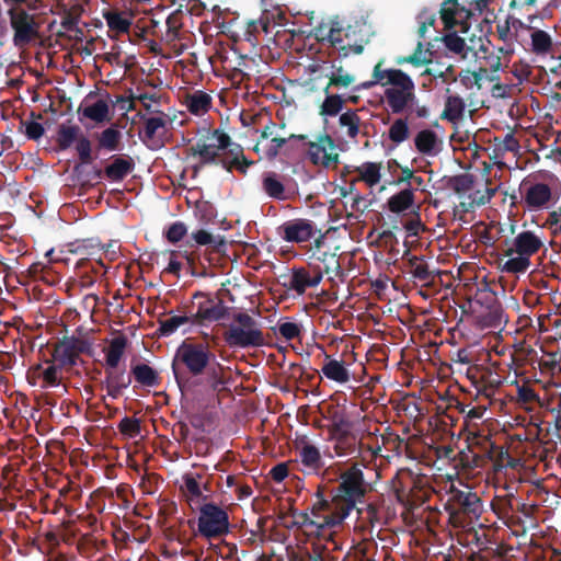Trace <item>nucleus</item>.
I'll list each match as a JSON object with an SVG mask.
<instances>
[{
  "label": "nucleus",
  "instance_id": "f3484780",
  "mask_svg": "<svg viewBox=\"0 0 561 561\" xmlns=\"http://www.w3.org/2000/svg\"><path fill=\"white\" fill-rule=\"evenodd\" d=\"M253 164L254 161L245 157L243 147L239 144H234L231 148L221 152L218 162V165L227 172L232 173L233 171H238L242 175H245L248 169Z\"/></svg>",
  "mask_w": 561,
  "mask_h": 561
},
{
  "label": "nucleus",
  "instance_id": "5fc2aeb1",
  "mask_svg": "<svg viewBox=\"0 0 561 561\" xmlns=\"http://www.w3.org/2000/svg\"><path fill=\"white\" fill-rule=\"evenodd\" d=\"M408 62L414 67H421L432 62V53L426 49L423 50V43L419 42L414 53L410 56L398 59V64Z\"/></svg>",
  "mask_w": 561,
  "mask_h": 561
},
{
  "label": "nucleus",
  "instance_id": "8fccbe9b",
  "mask_svg": "<svg viewBox=\"0 0 561 561\" xmlns=\"http://www.w3.org/2000/svg\"><path fill=\"white\" fill-rule=\"evenodd\" d=\"M540 401L539 394L536 390L528 383L516 382V403L520 407H526L528 404L538 403Z\"/></svg>",
  "mask_w": 561,
  "mask_h": 561
},
{
  "label": "nucleus",
  "instance_id": "c9c22d12",
  "mask_svg": "<svg viewBox=\"0 0 561 561\" xmlns=\"http://www.w3.org/2000/svg\"><path fill=\"white\" fill-rule=\"evenodd\" d=\"M187 244L190 247H194V245H199V247L209 245L215 251H220V249L226 245V241H225L224 237H221L219 234L218 236H214L213 233H210L209 231H207L205 229H198V230L193 231L191 233L190 240L187 241Z\"/></svg>",
  "mask_w": 561,
  "mask_h": 561
},
{
  "label": "nucleus",
  "instance_id": "ea45409f",
  "mask_svg": "<svg viewBox=\"0 0 561 561\" xmlns=\"http://www.w3.org/2000/svg\"><path fill=\"white\" fill-rule=\"evenodd\" d=\"M381 163L379 162H364L355 168L358 174V180L365 182L368 186L377 185L381 180Z\"/></svg>",
  "mask_w": 561,
  "mask_h": 561
},
{
  "label": "nucleus",
  "instance_id": "7ed1b4c3",
  "mask_svg": "<svg viewBox=\"0 0 561 561\" xmlns=\"http://www.w3.org/2000/svg\"><path fill=\"white\" fill-rule=\"evenodd\" d=\"M325 39L331 47L339 51L341 57H347L351 54L360 55L364 51V46L368 43L364 23L356 21L354 24L344 25L343 21L339 19L330 21V30Z\"/></svg>",
  "mask_w": 561,
  "mask_h": 561
},
{
  "label": "nucleus",
  "instance_id": "c03bdc74",
  "mask_svg": "<svg viewBox=\"0 0 561 561\" xmlns=\"http://www.w3.org/2000/svg\"><path fill=\"white\" fill-rule=\"evenodd\" d=\"M409 273L420 282L428 283L434 276L428 268V264L422 257L412 256L408 260Z\"/></svg>",
  "mask_w": 561,
  "mask_h": 561
},
{
  "label": "nucleus",
  "instance_id": "2f4dec72",
  "mask_svg": "<svg viewBox=\"0 0 561 561\" xmlns=\"http://www.w3.org/2000/svg\"><path fill=\"white\" fill-rule=\"evenodd\" d=\"M220 153L221 152L215 147V144H207L204 140H198L195 145L188 148V154L198 157L201 165H218Z\"/></svg>",
  "mask_w": 561,
  "mask_h": 561
},
{
  "label": "nucleus",
  "instance_id": "e2e57ef3",
  "mask_svg": "<svg viewBox=\"0 0 561 561\" xmlns=\"http://www.w3.org/2000/svg\"><path fill=\"white\" fill-rule=\"evenodd\" d=\"M307 138L306 135H289L288 138L283 137H274L271 139L270 145L266 147L265 154L268 159H274L278 156L280 148L291 139L305 140Z\"/></svg>",
  "mask_w": 561,
  "mask_h": 561
},
{
  "label": "nucleus",
  "instance_id": "a19ab883",
  "mask_svg": "<svg viewBox=\"0 0 561 561\" xmlns=\"http://www.w3.org/2000/svg\"><path fill=\"white\" fill-rule=\"evenodd\" d=\"M323 92L325 94V99L320 105L319 114L321 116H336L343 110L345 100L339 94L330 93L329 87H325Z\"/></svg>",
  "mask_w": 561,
  "mask_h": 561
},
{
  "label": "nucleus",
  "instance_id": "39448f33",
  "mask_svg": "<svg viewBox=\"0 0 561 561\" xmlns=\"http://www.w3.org/2000/svg\"><path fill=\"white\" fill-rule=\"evenodd\" d=\"M231 348H256L265 345L260 323L247 312L233 314V323L222 334Z\"/></svg>",
  "mask_w": 561,
  "mask_h": 561
},
{
  "label": "nucleus",
  "instance_id": "ddd939ff",
  "mask_svg": "<svg viewBox=\"0 0 561 561\" xmlns=\"http://www.w3.org/2000/svg\"><path fill=\"white\" fill-rule=\"evenodd\" d=\"M323 279L320 267L294 266L289 282L284 284L289 290L302 295L308 288L317 287Z\"/></svg>",
  "mask_w": 561,
  "mask_h": 561
},
{
  "label": "nucleus",
  "instance_id": "bb28decb",
  "mask_svg": "<svg viewBox=\"0 0 561 561\" xmlns=\"http://www.w3.org/2000/svg\"><path fill=\"white\" fill-rule=\"evenodd\" d=\"M262 190L272 199H289V195L282 181V176L274 171H268L262 174Z\"/></svg>",
  "mask_w": 561,
  "mask_h": 561
},
{
  "label": "nucleus",
  "instance_id": "13d9d810",
  "mask_svg": "<svg viewBox=\"0 0 561 561\" xmlns=\"http://www.w3.org/2000/svg\"><path fill=\"white\" fill-rule=\"evenodd\" d=\"M447 186L457 194H463L472 188L473 176L469 173L451 176L447 181Z\"/></svg>",
  "mask_w": 561,
  "mask_h": 561
},
{
  "label": "nucleus",
  "instance_id": "f704fd0d",
  "mask_svg": "<svg viewBox=\"0 0 561 561\" xmlns=\"http://www.w3.org/2000/svg\"><path fill=\"white\" fill-rule=\"evenodd\" d=\"M158 323L159 327L156 334L158 336L168 337L174 334L181 325H191V319L187 309H184L183 314L171 316L168 319H159Z\"/></svg>",
  "mask_w": 561,
  "mask_h": 561
},
{
  "label": "nucleus",
  "instance_id": "5701e85b",
  "mask_svg": "<svg viewBox=\"0 0 561 561\" xmlns=\"http://www.w3.org/2000/svg\"><path fill=\"white\" fill-rule=\"evenodd\" d=\"M415 149L423 156L435 157L442 150V140L432 129H422L414 137Z\"/></svg>",
  "mask_w": 561,
  "mask_h": 561
},
{
  "label": "nucleus",
  "instance_id": "2eb2a0df",
  "mask_svg": "<svg viewBox=\"0 0 561 561\" xmlns=\"http://www.w3.org/2000/svg\"><path fill=\"white\" fill-rule=\"evenodd\" d=\"M65 368L51 358H46L43 364H37L31 368L28 379L41 380V388H55L61 385L62 370ZM32 383H36L33 381Z\"/></svg>",
  "mask_w": 561,
  "mask_h": 561
},
{
  "label": "nucleus",
  "instance_id": "72a5a7b5",
  "mask_svg": "<svg viewBox=\"0 0 561 561\" xmlns=\"http://www.w3.org/2000/svg\"><path fill=\"white\" fill-rule=\"evenodd\" d=\"M415 204V195L411 187H407L389 197L387 202L388 209L391 213L400 214L411 209Z\"/></svg>",
  "mask_w": 561,
  "mask_h": 561
},
{
  "label": "nucleus",
  "instance_id": "1a4fd4ad",
  "mask_svg": "<svg viewBox=\"0 0 561 561\" xmlns=\"http://www.w3.org/2000/svg\"><path fill=\"white\" fill-rule=\"evenodd\" d=\"M198 531L208 539L221 537L229 531L228 513L215 503H205L199 510Z\"/></svg>",
  "mask_w": 561,
  "mask_h": 561
},
{
  "label": "nucleus",
  "instance_id": "aec40b11",
  "mask_svg": "<svg viewBox=\"0 0 561 561\" xmlns=\"http://www.w3.org/2000/svg\"><path fill=\"white\" fill-rule=\"evenodd\" d=\"M105 388L107 396L117 399L122 396L124 389H127L131 383V376L127 374L125 367H105Z\"/></svg>",
  "mask_w": 561,
  "mask_h": 561
},
{
  "label": "nucleus",
  "instance_id": "0eeeda50",
  "mask_svg": "<svg viewBox=\"0 0 561 561\" xmlns=\"http://www.w3.org/2000/svg\"><path fill=\"white\" fill-rule=\"evenodd\" d=\"M317 502L311 507L310 520L311 524L310 535L318 537L324 536L325 529H331L343 524L347 515L331 500H328L321 486L316 492Z\"/></svg>",
  "mask_w": 561,
  "mask_h": 561
},
{
  "label": "nucleus",
  "instance_id": "f03ea898",
  "mask_svg": "<svg viewBox=\"0 0 561 561\" xmlns=\"http://www.w3.org/2000/svg\"><path fill=\"white\" fill-rule=\"evenodd\" d=\"M364 465L354 462L340 474L339 484L331 489L330 500L348 516L369 491L363 472Z\"/></svg>",
  "mask_w": 561,
  "mask_h": 561
},
{
  "label": "nucleus",
  "instance_id": "69168bd1",
  "mask_svg": "<svg viewBox=\"0 0 561 561\" xmlns=\"http://www.w3.org/2000/svg\"><path fill=\"white\" fill-rule=\"evenodd\" d=\"M117 428L121 432V434L131 438L138 436L141 432L140 421L138 419L128 416H125L121 420L119 424L117 425Z\"/></svg>",
  "mask_w": 561,
  "mask_h": 561
},
{
  "label": "nucleus",
  "instance_id": "4d7b16f0",
  "mask_svg": "<svg viewBox=\"0 0 561 561\" xmlns=\"http://www.w3.org/2000/svg\"><path fill=\"white\" fill-rule=\"evenodd\" d=\"M104 18L106 20L107 26L110 30L115 31L117 33H128L131 21L122 13L115 11H108L104 13Z\"/></svg>",
  "mask_w": 561,
  "mask_h": 561
},
{
  "label": "nucleus",
  "instance_id": "dca6fc26",
  "mask_svg": "<svg viewBox=\"0 0 561 561\" xmlns=\"http://www.w3.org/2000/svg\"><path fill=\"white\" fill-rule=\"evenodd\" d=\"M297 463L301 466L299 470L307 476H319L324 461L322 459L319 448L306 440L301 442V445L297 447Z\"/></svg>",
  "mask_w": 561,
  "mask_h": 561
},
{
  "label": "nucleus",
  "instance_id": "09e8293b",
  "mask_svg": "<svg viewBox=\"0 0 561 561\" xmlns=\"http://www.w3.org/2000/svg\"><path fill=\"white\" fill-rule=\"evenodd\" d=\"M122 134L114 127L104 129L99 136V148L108 151H115L119 149Z\"/></svg>",
  "mask_w": 561,
  "mask_h": 561
},
{
  "label": "nucleus",
  "instance_id": "a18cd8bd",
  "mask_svg": "<svg viewBox=\"0 0 561 561\" xmlns=\"http://www.w3.org/2000/svg\"><path fill=\"white\" fill-rule=\"evenodd\" d=\"M339 124L341 127H345L346 135L351 139H355L359 134V127L362 124V119L355 110H347L342 113L339 118Z\"/></svg>",
  "mask_w": 561,
  "mask_h": 561
},
{
  "label": "nucleus",
  "instance_id": "20e7f679",
  "mask_svg": "<svg viewBox=\"0 0 561 561\" xmlns=\"http://www.w3.org/2000/svg\"><path fill=\"white\" fill-rule=\"evenodd\" d=\"M445 511L455 527H466L480 517L482 501L469 485H465V489L451 485Z\"/></svg>",
  "mask_w": 561,
  "mask_h": 561
},
{
  "label": "nucleus",
  "instance_id": "6e6552de",
  "mask_svg": "<svg viewBox=\"0 0 561 561\" xmlns=\"http://www.w3.org/2000/svg\"><path fill=\"white\" fill-rule=\"evenodd\" d=\"M459 456L462 467L469 469L479 467L484 458L492 460L496 457L497 461H503L504 458L511 459L507 450L495 446L489 436L479 434H472L469 437V453L460 451Z\"/></svg>",
  "mask_w": 561,
  "mask_h": 561
},
{
  "label": "nucleus",
  "instance_id": "052dcab7",
  "mask_svg": "<svg viewBox=\"0 0 561 561\" xmlns=\"http://www.w3.org/2000/svg\"><path fill=\"white\" fill-rule=\"evenodd\" d=\"M484 77H486L485 68H479L478 71L465 70L460 73V81L467 89L477 87L480 90L482 88L481 80Z\"/></svg>",
  "mask_w": 561,
  "mask_h": 561
},
{
  "label": "nucleus",
  "instance_id": "412c9836",
  "mask_svg": "<svg viewBox=\"0 0 561 561\" xmlns=\"http://www.w3.org/2000/svg\"><path fill=\"white\" fill-rule=\"evenodd\" d=\"M308 260L309 267H320L322 276H340L342 274L340 259L335 251L325 250L318 254H309Z\"/></svg>",
  "mask_w": 561,
  "mask_h": 561
},
{
  "label": "nucleus",
  "instance_id": "6ab92c4d",
  "mask_svg": "<svg viewBox=\"0 0 561 561\" xmlns=\"http://www.w3.org/2000/svg\"><path fill=\"white\" fill-rule=\"evenodd\" d=\"M135 169V161L130 156L116 154L112 157V162L105 167V169L96 170L95 176L101 178L105 175L112 182H121Z\"/></svg>",
  "mask_w": 561,
  "mask_h": 561
},
{
  "label": "nucleus",
  "instance_id": "4468645a",
  "mask_svg": "<svg viewBox=\"0 0 561 561\" xmlns=\"http://www.w3.org/2000/svg\"><path fill=\"white\" fill-rule=\"evenodd\" d=\"M439 14L446 28L451 30L459 26L460 32H468L470 27L468 19L472 13L465 7H460L458 0H445L442 3Z\"/></svg>",
  "mask_w": 561,
  "mask_h": 561
},
{
  "label": "nucleus",
  "instance_id": "473e14b6",
  "mask_svg": "<svg viewBox=\"0 0 561 561\" xmlns=\"http://www.w3.org/2000/svg\"><path fill=\"white\" fill-rule=\"evenodd\" d=\"M203 473L198 472H186L182 476L181 491L191 501L194 500H206L207 496L203 495L202 492Z\"/></svg>",
  "mask_w": 561,
  "mask_h": 561
},
{
  "label": "nucleus",
  "instance_id": "4c0bfd02",
  "mask_svg": "<svg viewBox=\"0 0 561 561\" xmlns=\"http://www.w3.org/2000/svg\"><path fill=\"white\" fill-rule=\"evenodd\" d=\"M479 319L481 325L484 328L496 329L507 322L501 302L484 309V311L479 316Z\"/></svg>",
  "mask_w": 561,
  "mask_h": 561
},
{
  "label": "nucleus",
  "instance_id": "bf43d9fd",
  "mask_svg": "<svg viewBox=\"0 0 561 561\" xmlns=\"http://www.w3.org/2000/svg\"><path fill=\"white\" fill-rule=\"evenodd\" d=\"M530 266V259L524 255L517 254V256H511L502 266V271L511 274H523Z\"/></svg>",
  "mask_w": 561,
  "mask_h": 561
},
{
  "label": "nucleus",
  "instance_id": "6e6d98bb",
  "mask_svg": "<svg viewBox=\"0 0 561 561\" xmlns=\"http://www.w3.org/2000/svg\"><path fill=\"white\" fill-rule=\"evenodd\" d=\"M83 115L95 123H102L108 119V105L106 101L98 100L94 104L84 107Z\"/></svg>",
  "mask_w": 561,
  "mask_h": 561
},
{
  "label": "nucleus",
  "instance_id": "c756f323",
  "mask_svg": "<svg viewBox=\"0 0 561 561\" xmlns=\"http://www.w3.org/2000/svg\"><path fill=\"white\" fill-rule=\"evenodd\" d=\"M327 362L321 368L322 374L329 380L337 383H346L351 380V373L344 360H337L325 355Z\"/></svg>",
  "mask_w": 561,
  "mask_h": 561
},
{
  "label": "nucleus",
  "instance_id": "f257e3e1",
  "mask_svg": "<svg viewBox=\"0 0 561 561\" xmlns=\"http://www.w3.org/2000/svg\"><path fill=\"white\" fill-rule=\"evenodd\" d=\"M174 379L181 391L191 386V379L206 376V383L214 393L226 389V367L217 360L208 343L182 341L171 362Z\"/></svg>",
  "mask_w": 561,
  "mask_h": 561
},
{
  "label": "nucleus",
  "instance_id": "c85d7f7f",
  "mask_svg": "<svg viewBox=\"0 0 561 561\" xmlns=\"http://www.w3.org/2000/svg\"><path fill=\"white\" fill-rule=\"evenodd\" d=\"M333 440V451L337 457L358 456L360 454L359 442L353 433L336 435Z\"/></svg>",
  "mask_w": 561,
  "mask_h": 561
},
{
  "label": "nucleus",
  "instance_id": "0e129e2a",
  "mask_svg": "<svg viewBox=\"0 0 561 561\" xmlns=\"http://www.w3.org/2000/svg\"><path fill=\"white\" fill-rule=\"evenodd\" d=\"M186 225L183 221H174L163 231V237L170 243H178L186 236Z\"/></svg>",
  "mask_w": 561,
  "mask_h": 561
},
{
  "label": "nucleus",
  "instance_id": "4be33fe9",
  "mask_svg": "<svg viewBox=\"0 0 561 561\" xmlns=\"http://www.w3.org/2000/svg\"><path fill=\"white\" fill-rule=\"evenodd\" d=\"M412 485L405 489V485L396 490L397 500L403 505L415 508L425 503L430 497V492L420 486L416 481H411Z\"/></svg>",
  "mask_w": 561,
  "mask_h": 561
},
{
  "label": "nucleus",
  "instance_id": "864d4df0",
  "mask_svg": "<svg viewBox=\"0 0 561 561\" xmlns=\"http://www.w3.org/2000/svg\"><path fill=\"white\" fill-rule=\"evenodd\" d=\"M474 301L484 309L500 302L496 293L490 288L486 282H483L480 286H478L474 295Z\"/></svg>",
  "mask_w": 561,
  "mask_h": 561
},
{
  "label": "nucleus",
  "instance_id": "a211bd4d",
  "mask_svg": "<svg viewBox=\"0 0 561 561\" xmlns=\"http://www.w3.org/2000/svg\"><path fill=\"white\" fill-rule=\"evenodd\" d=\"M542 245V239L535 232L529 230L522 231L514 238L513 244L505 251V255L519 254L530 259Z\"/></svg>",
  "mask_w": 561,
  "mask_h": 561
},
{
  "label": "nucleus",
  "instance_id": "de8ad7c7",
  "mask_svg": "<svg viewBox=\"0 0 561 561\" xmlns=\"http://www.w3.org/2000/svg\"><path fill=\"white\" fill-rule=\"evenodd\" d=\"M410 128L407 118H397L388 129V139L400 145L410 138Z\"/></svg>",
  "mask_w": 561,
  "mask_h": 561
},
{
  "label": "nucleus",
  "instance_id": "e433bc0d",
  "mask_svg": "<svg viewBox=\"0 0 561 561\" xmlns=\"http://www.w3.org/2000/svg\"><path fill=\"white\" fill-rule=\"evenodd\" d=\"M82 130L78 125L60 124L57 129L56 144L59 150L69 149L80 138Z\"/></svg>",
  "mask_w": 561,
  "mask_h": 561
},
{
  "label": "nucleus",
  "instance_id": "58836bf2",
  "mask_svg": "<svg viewBox=\"0 0 561 561\" xmlns=\"http://www.w3.org/2000/svg\"><path fill=\"white\" fill-rule=\"evenodd\" d=\"M131 375L139 385L145 387H157L160 383L158 371L147 364L135 365L131 368Z\"/></svg>",
  "mask_w": 561,
  "mask_h": 561
},
{
  "label": "nucleus",
  "instance_id": "338daca9",
  "mask_svg": "<svg viewBox=\"0 0 561 561\" xmlns=\"http://www.w3.org/2000/svg\"><path fill=\"white\" fill-rule=\"evenodd\" d=\"M308 559L309 561H336L329 547L320 542H312Z\"/></svg>",
  "mask_w": 561,
  "mask_h": 561
},
{
  "label": "nucleus",
  "instance_id": "774afa93",
  "mask_svg": "<svg viewBox=\"0 0 561 561\" xmlns=\"http://www.w3.org/2000/svg\"><path fill=\"white\" fill-rule=\"evenodd\" d=\"M355 81L354 76L345 72L342 67H339L335 72H332L329 77V83L327 87L347 88Z\"/></svg>",
  "mask_w": 561,
  "mask_h": 561
},
{
  "label": "nucleus",
  "instance_id": "b1692460",
  "mask_svg": "<svg viewBox=\"0 0 561 561\" xmlns=\"http://www.w3.org/2000/svg\"><path fill=\"white\" fill-rule=\"evenodd\" d=\"M385 98L393 114L402 113L415 100L414 89H386Z\"/></svg>",
  "mask_w": 561,
  "mask_h": 561
},
{
  "label": "nucleus",
  "instance_id": "79ce46f5",
  "mask_svg": "<svg viewBox=\"0 0 561 561\" xmlns=\"http://www.w3.org/2000/svg\"><path fill=\"white\" fill-rule=\"evenodd\" d=\"M466 103L459 95H449L445 101V107L440 115L442 119L456 122L463 116Z\"/></svg>",
  "mask_w": 561,
  "mask_h": 561
},
{
  "label": "nucleus",
  "instance_id": "9d476101",
  "mask_svg": "<svg viewBox=\"0 0 561 561\" xmlns=\"http://www.w3.org/2000/svg\"><path fill=\"white\" fill-rule=\"evenodd\" d=\"M8 14L14 31L13 43L16 47H24L39 37L41 25L35 14L28 13L21 7L10 8Z\"/></svg>",
  "mask_w": 561,
  "mask_h": 561
},
{
  "label": "nucleus",
  "instance_id": "9b49d317",
  "mask_svg": "<svg viewBox=\"0 0 561 561\" xmlns=\"http://www.w3.org/2000/svg\"><path fill=\"white\" fill-rule=\"evenodd\" d=\"M307 156L314 165L335 169L340 163V154L333 138L328 134L319 135L316 140L307 142Z\"/></svg>",
  "mask_w": 561,
  "mask_h": 561
},
{
  "label": "nucleus",
  "instance_id": "f8f14e48",
  "mask_svg": "<svg viewBox=\"0 0 561 561\" xmlns=\"http://www.w3.org/2000/svg\"><path fill=\"white\" fill-rule=\"evenodd\" d=\"M282 239L290 243H304L312 240L319 232L316 224L306 218H295L278 228Z\"/></svg>",
  "mask_w": 561,
  "mask_h": 561
},
{
  "label": "nucleus",
  "instance_id": "a878e982",
  "mask_svg": "<svg viewBox=\"0 0 561 561\" xmlns=\"http://www.w3.org/2000/svg\"><path fill=\"white\" fill-rule=\"evenodd\" d=\"M50 358L65 369H70L77 365L78 358L73 352V344L69 336H64L54 344Z\"/></svg>",
  "mask_w": 561,
  "mask_h": 561
},
{
  "label": "nucleus",
  "instance_id": "7c9ffc66",
  "mask_svg": "<svg viewBox=\"0 0 561 561\" xmlns=\"http://www.w3.org/2000/svg\"><path fill=\"white\" fill-rule=\"evenodd\" d=\"M551 194V188L548 184L536 183L527 188L524 198L529 208L538 209L550 202Z\"/></svg>",
  "mask_w": 561,
  "mask_h": 561
},
{
  "label": "nucleus",
  "instance_id": "423d86ee",
  "mask_svg": "<svg viewBox=\"0 0 561 561\" xmlns=\"http://www.w3.org/2000/svg\"><path fill=\"white\" fill-rule=\"evenodd\" d=\"M184 309H187L191 327H209L224 320L229 311L218 294L199 290L192 295L191 304L184 306Z\"/></svg>",
  "mask_w": 561,
  "mask_h": 561
},
{
  "label": "nucleus",
  "instance_id": "49530a36",
  "mask_svg": "<svg viewBox=\"0 0 561 561\" xmlns=\"http://www.w3.org/2000/svg\"><path fill=\"white\" fill-rule=\"evenodd\" d=\"M387 81L382 85L390 84L389 89H414L412 79L400 69H387Z\"/></svg>",
  "mask_w": 561,
  "mask_h": 561
},
{
  "label": "nucleus",
  "instance_id": "3c124183",
  "mask_svg": "<svg viewBox=\"0 0 561 561\" xmlns=\"http://www.w3.org/2000/svg\"><path fill=\"white\" fill-rule=\"evenodd\" d=\"M531 49L537 55H545L550 51L552 47V39L550 35L542 30H536L531 33Z\"/></svg>",
  "mask_w": 561,
  "mask_h": 561
},
{
  "label": "nucleus",
  "instance_id": "680f3d73",
  "mask_svg": "<svg viewBox=\"0 0 561 561\" xmlns=\"http://www.w3.org/2000/svg\"><path fill=\"white\" fill-rule=\"evenodd\" d=\"M76 150L81 164H90L93 161L92 144L85 135H80L76 142Z\"/></svg>",
  "mask_w": 561,
  "mask_h": 561
},
{
  "label": "nucleus",
  "instance_id": "cd10ccee",
  "mask_svg": "<svg viewBox=\"0 0 561 561\" xmlns=\"http://www.w3.org/2000/svg\"><path fill=\"white\" fill-rule=\"evenodd\" d=\"M183 104L191 114L202 116L211 108L213 99L208 93L196 90L193 93L185 94Z\"/></svg>",
  "mask_w": 561,
  "mask_h": 561
},
{
  "label": "nucleus",
  "instance_id": "37998d69",
  "mask_svg": "<svg viewBox=\"0 0 561 561\" xmlns=\"http://www.w3.org/2000/svg\"><path fill=\"white\" fill-rule=\"evenodd\" d=\"M127 341L124 336L115 337L111 341L105 353V367H119V362L124 355Z\"/></svg>",
  "mask_w": 561,
  "mask_h": 561
},
{
  "label": "nucleus",
  "instance_id": "603ef678",
  "mask_svg": "<svg viewBox=\"0 0 561 561\" xmlns=\"http://www.w3.org/2000/svg\"><path fill=\"white\" fill-rule=\"evenodd\" d=\"M330 420L331 424L328 428L331 437L351 433V422L344 412L334 411L330 416Z\"/></svg>",
  "mask_w": 561,
  "mask_h": 561
},
{
  "label": "nucleus",
  "instance_id": "393cba45",
  "mask_svg": "<svg viewBox=\"0 0 561 561\" xmlns=\"http://www.w3.org/2000/svg\"><path fill=\"white\" fill-rule=\"evenodd\" d=\"M167 126L165 115L161 113L160 116L149 117L145 122L144 134H140L141 141L149 149H158L162 147L163 142L157 138L159 129H164Z\"/></svg>",
  "mask_w": 561,
  "mask_h": 561
}]
</instances>
